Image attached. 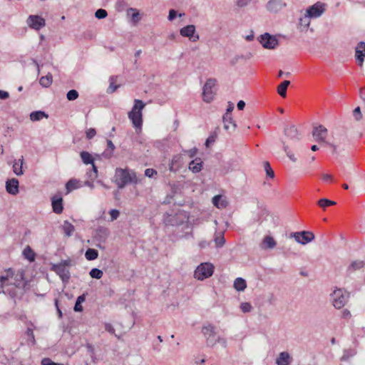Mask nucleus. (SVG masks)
I'll list each match as a JSON object with an SVG mask.
<instances>
[{
    "instance_id": "69168bd1",
    "label": "nucleus",
    "mask_w": 365,
    "mask_h": 365,
    "mask_svg": "<svg viewBox=\"0 0 365 365\" xmlns=\"http://www.w3.org/2000/svg\"><path fill=\"white\" fill-rule=\"evenodd\" d=\"M351 314L349 310L345 309L341 312V317L344 319H349Z\"/></svg>"
},
{
    "instance_id": "6e6d98bb",
    "label": "nucleus",
    "mask_w": 365,
    "mask_h": 365,
    "mask_svg": "<svg viewBox=\"0 0 365 365\" xmlns=\"http://www.w3.org/2000/svg\"><path fill=\"white\" fill-rule=\"evenodd\" d=\"M197 152V149L196 148L183 150V153L187 154L190 158H194L196 155Z\"/></svg>"
},
{
    "instance_id": "2eb2a0df",
    "label": "nucleus",
    "mask_w": 365,
    "mask_h": 365,
    "mask_svg": "<svg viewBox=\"0 0 365 365\" xmlns=\"http://www.w3.org/2000/svg\"><path fill=\"white\" fill-rule=\"evenodd\" d=\"M284 135L291 140H299L300 139V133L298 132L295 125L286 126L284 128Z\"/></svg>"
},
{
    "instance_id": "3c124183",
    "label": "nucleus",
    "mask_w": 365,
    "mask_h": 365,
    "mask_svg": "<svg viewBox=\"0 0 365 365\" xmlns=\"http://www.w3.org/2000/svg\"><path fill=\"white\" fill-rule=\"evenodd\" d=\"M283 149L284 150V152L286 153L287 157L292 161V162H296L297 159L296 158L294 157V154L292 153L289 150V148L287 145H286L284 144V143H283Z\"/></svg>"
},
{
    "instance_id": "b1692460",
    "label": "nucleus",
    "mask_w": 365,
    "mask_h": 365,
    "mask_svg": "<svg viewBox=\"0 0 365 365\" xmlns=\"http://www.w3.org/2000/svg\"><path fill=\"white\" fill-rule=\"evenodd\" d=\"M212 203L217 208H225L227 202L221 195H215L212 197Z\"/></svg>"
},
{
    "instance_id": "bb28decb",
    "label": "nucleus",
    "mask_w": 365,
    "mask_h": 365,
    "mask_svg": "<svg viewBox=\"0 0 365 365\" xmlns=\"http://www.w3.org/2000/svg\"><path fill=\"white\" fill-rule=\"evenodd\" d=\"M302 245H306L314 240V235L309 231H302Z\"/></svg>"
},
{
    "instance_id": "4468645a",
    "label": "nucleus",
    "mask_w": 365,
    "mask_h": 365,
    "mask_svg": "<svg viewBox=\"0 0 365 365\" xmlns=\"http://www.w3.org/2000/svg\"><path fill=\"white\" fill-rule=\"evenodd\" d=\"M19 180L16 178L7 180L6 182V192L12 195H16L19 193Z\"/></svg>"
},
{
    "instance_id": "0e129e2a",
    "label": "nucleus",
    "mask_w": 365,
    "mask_h": 365,
    "mask_svg": "<svg viewBox=\"0 0 365 365\" xmlns=\"http://www.w3.org/2000/svg\"><path fill=\"white\" fill-rule=\"evenodd\" d=\"M177 16V11L174 9H170L169 11V14H168V20L169 21H173L174 20Z\"/></svg>"
},
{
    "instance_id": "7c9ffc66",
    "label": "nucleus",
    "mask_w": 365,
    "mask_h": 365,
    "mask_svg": "<svg viewBox=\"0 0 365 365\" xmlns=\"http://www.w3.org/2000/svg\"><path fill=\"white\" fill-rule=\"evenodd\" d=\"M109 235V231L107 228L100 227L96 230V237L101 240H105Z\"/></svg>"
},
{
    "instance_id": "4c0bfd02",
    "label": "nucleus",
    "mask_w": 365,
    "mask_h": 365,
    "mask_svg": "<svg viewBox=\"0 0 365 365\" xmlns=\"http://www.w3.org/2000/svg\"><path fill=\"white\" fill-rule=\"evenodd\" d=\"M263 244L267 248L272 249L276 246V242L271 236H265L263 239Z\"/></svg>"
},
{
    "instance_id": "79ce46f5",
    "label": "nucleus",
    "mask_w": 365,
    "mask_h": 365,
    "mask_svg": "<svg viewBox=\"0 0 365 365\" xmlns=\"http://www.w3.org/2000/svg\"><path fill=\"white\" fill-rule=\"evenodd\" d=\"M217 337H219V336L217 335V333H215L211 336H207L206 338L207 345L208 346H214L217 344Z\"/></svg>"
},
{
    "instance_id": "864d4df0",
    "label": "nucleus",
    "mask_w": 365,
    "mask_h": 365,
    "mask_svg": "<svg viewBox=\"0 0 365 365\" xmlns=\"http://www.w3.org/2000/svg\"><path fill=\"white\" fill-rule=\"evenodd\" d=\"M110 215V221H114L115 220H116L119 215H120V212L118 210H116V209H112L110 212H109Z\"/></svg>"
},
{
    "instance_id": "412c9836",
    "label": "nucleus",
    "mask_w": 365,
    "mask_h": 365,
    "mask_svg": "<svg viewBox=\"0 0 365 365\" xmlns=\"http://www.w3.org/2000/svg\"><path fill=\"white\" fill-rule=\"evenodd\" d=\"M23 163H24V157L23 156H21V158L20 159H19L18 160H14V164H13V172L16 175H22L24 174V171L22 169Z\"/></svg>"
},
{
    "instance_id": "dca6fc26",
    "label": "nucleus",
    "mask_w": 365,
    "mask_h": 365,
    "mask_svg": "<svg viewBox=\"0 0 365 365\" xmlns=\"http://www.w3.org/2000/svg\"><path fill=\"white\" fill-rule=\"evenodd\" d=\"M224 128L229 133H232L237 128L236 123L233 120L232 115L224 114L223 115Z\"/></svg>"
},
{
    "instance_id": "9d476101",
    "label": "nucleus",
    "mask_w": 365,
    "mask_h": 365,
    "mask_svg": "<svg viewBox=\"0 0 365 365\" xmlns=\"http://www.w3.org/2000/svg\"><path fill=\"white\" fill-rule=\"evenodd\" d=\"M328 134L327 129L322 125H319L313 128L312 135L314 140L317 143H324L326 144V138Z\"/></svg>"
},
{
    "instance_id": "a878e982",
    "label": "nucleus",
    "mask_w": 365,
    "mask_h": 365,
    "mask_svg": "<svg viewBox=\"0 0 365 365\" xmlns=\"http://www.w3.org/2000/svg\"><path fill=\"white\" fill-rule=\"evenodd\" d=\"M290 84L289 81H284L281 84H279L277 87V93L282 98L286 97L287 96V89Z\"/></svg>"
},
{
    "instance_id": "39448f33",
    "label": "nucleus",
    "mask_w": 365,
    "mask_h": 365,
    "mask_svg": "<svg viewBox=\"0 0 365 365\" xmlns=\"http://www.w3.org/2000/svg\"><path fill=\"white\" fill-rule=\"evenodd\" d=\"M214 266L209 262L201 263L195 270L194 276L199 280H204L213 274Z\"/></svg>"
},
{
    "instance_id": "f257e3e1",
    "label": "nucleus",
    "mask_w": 365,
    "mask_h": 365,
    "mask_svg": "<svg viewBox=\"0 0 365 365\" xmlns=\"http://www.w3.org/2000/svg\"><path fill=\"white\" fill-rule=\"evenodd\" d=\"M137 176L134 171L128 169L117 168L115 173V182L122 189L128 183H137Z\"/></svg>"
},
{
    "instance_id": "a18cd8bd",
    "label": "nucleus",
    "mask_w": 365,
    "mask_h": 365,
    "mask_svg": "<svg viewBox=\"0 0 365 365\" xmlns=\"http://www.w3.org/2000/svg\"><path fill=\"white\" fill-rule=\"evenodd\" d=\"M215 242L217 247H222L225 243V239L223 235H219L215 237Z\"/></svg>"
},
{
    "instance_id": "4be33fe9",
    "label": "nucleus",
    "mask_w": 365,
    "mask_h": 365,
    "mask_svg": "<svg viewBox=\"0 0 365 365\" xmlns=\"http://www.w3.org/2000/svg\"><path fill=\"white\" fill-rule=\"evenodd\" d=\"M29 117L31 121H38L43 119V118H48V115L44 111L36 110L31 112L29 115Z\"/></svg>"
},
{
    "instance_id": "f8f14e48",
    "label": "nucleus",
    "mask_w": 365,
    "mask_h": 365,
    "mask_svg": "<svg viewBox=\"0 0 365 365\" xmlns=\"http://www.w3.org/2000/svg\"><path fill=\"white\" fill-rule=\"evenodd\" d=\"M287 6V4L283 0H269L267 5L266 9L271 13H278Z\"/></svg>"
},
{
    "instance_id": "0eeeda50",
    "label": "nucleus",
    "mask_w": 365,
    "mask_h": 365,
    "mask_svg": "<svg viewBox=\"0 0 365 365\" xmlns=\"http://www.w3.org/2000/svg\"><path fill=\"white\" fill-rule=\"evenodd\" d=\"M326 10V4L321 1H317L313 5L308 7L306 11V13L308 14V16L312 19H317L319 18Z\"/></svg>"
},
{
    "instance_id": "c03bdc74",
    "label": "nucleus",
    "mask_w": 365,
    "mask_h": 365,
    "mask_svg": "<svg viewBox=\"0 0 365 365\" xmlns=\"http://www.w3.org/2000/svg\"><path fill=\"white\" fill-rule=\"evenodd\" d=\"M114 81H115V78L113 76L110 78V85H109V87L107 89V93H113L119 87L118 85H115Z\"/></svg>"
},
{
    "instance_id": "603ef678",
    "label": "nucleus",
    "mask_w": 365,
    "mask_h": 365,
    "mask_svg": "<svg viewBox=\"0 0 365 365\" xmlns=\"http://www.w3.org/2000/svg\"><path fill=\"white\" fill-rule=\"evenodd\" d=\"M217 138V133H212L206 140L205 141V146L209 147L210 144L213 143L215 141V139Z\"/></svg>"
},
{
    "instance_id": "7ed1b4c3",
    "label": "nucleus",
    "mask_w": 365,
    "mask_h": 365,
    "mask_svg": "<svg viewBox=\"0 0 365 365\" xmlns=\"http://www.w3.org/2000/svg\"><path fill=\"white\" fill-rule=\"evenodd\" d=\"M71 266V260L70 259H63L58 263L52 264L51 270L58 274L62 282L66 284L71 278V274L68 269V267Z\"/></svg>"
},
{
    "instance_id": "2f4dec72",
    "label": "nucleus",
    "mask_w": 365,
    "mask_h": 365,
    "mask_svg": "<svg viewBox=\"0 0 365 365\" xmlns=\"http://www.w3.org/2000/svg\"><path fill=\"white\" fill-rule=\"evenodd\" d=\"M23 255L24 257L29 259L30 262H33L35 259L36 254L29 246H27L24 250Z\"/></svg>"
},
{
    "instance_id": "58836bf2",
    "label": "nucleus",
    "mask_w": 365,
    "mask_h": 365,
    "mask_svg": "<svg viewBox=\"0 0 365 365\" xmlns=\"http://www.w3.org/2000/svg\"><path fill=\"white\" fill-rule=\"evenodd\" d=\"M202 331L205 338H207V336H211V335L214 334L215 333H216L215 327L211 324L204 326L202 327Z\"/></svg>"
},
{
    "instance_id": "052dcab7",
    "label": "nucleus",
    "mask_w": 365,
    "mask_h": 365,
    "mask_svg": "<svg viewBox=\"0 0 365 365\" xmlns=\"http://www.w3.org/2000/svg\"><path fill=\"white\" fill-rule=\"evenodd\" d=\"M302 231L293 232L291 234V235H292V237H293L294 238L296 242H297L298 243L302 245V240H302L301 235H302Z\"/></svg>"
},
{
    "instance_id": "aec40b11",
    "label": "nucleus",
    "mask_w": 365,
    "mask_h": 365,
    "mask_svg": "<svg viewBox=\"0 0 365 365\" xmlns=\"http://www.w3.org/2000/svg\"><path fill=\"white\" fill-rule=\"evenodd\" d=\"M290 362V355L287 351L281 352L276 359V364L277 365H289Z\"/></svg>"
},
{
    "instance_id": "473e14b6",
    "label": "nucleus",
    "mask_w": 365,
    "mask_h": 365,
    "mask_svg": "<svg viewBox=\"0 0 365 365\" xmlns=\"http://www.w3.org/2000/svg\"><path fill=\"white\" fill-rule=\"evenodd\" d=\"M79 187V181L76 179H71L66 184V188L68 192H70L71 191L76 190Z\"/></svg>"
},
{
    "instance_id": "f704fd0d",
    "label": "nucleus",
    "mask_w": 365,
    "mask_h": 365,
    "mask_svg": "<svg viewBox=\"0 0 365 365\" xmlns=\"http://www.w3.org/2000/svg\"><path fill=\"white\" fill-rule=\"evenodd\" d=\"M98 250L92 248H88L85 253L86 258L89 260H94L98 258Z\"/></svg>"
},
{
    "instance_id": "72a5a7b5",
    "label": "nucleus",
    "mask_w": 365,
    "mask_h": 365,
    "mask_svg": "<svg viewBox=\"0 0 365 365\" xmlns=\"http://www.w3.org/2000/svg\"><path fill=\"white\" fill-rule=\"evenodd\" d=\"M107 147L108 150L103 153V156L106 158H110L113 155L115 147L110 140H107Z\"/></svg>"
},
{
    "instance_id": "5fc2aeb1",
    "label": "nucleus",
    "mask_w": 365,
    "mask_h": 365,
    "mask_svg": "<svg viewBox=\"0 0 365 365\" xmlns=\"http://www.w3.org/2000/svg\"><path fill=\"white\" fill-rule=\"evenodd\" d=\"M353 114H354V116L356 119V120L359 121L360 120H361L362 118V114L361 113V109H360V107H356L354 110V112H353Z\"/></svg>"
},
{
    "instance_id": "49530a36",
    "label": "nucleus",
    "mask_w": 365,
    "mask_h": 365,
    "mask_svg": "<svg viewBox=\"0 0 365 365\" xmlns=\"http://www.w3.org/2000/svg\"><path fill=\"white\" fill-rule=\"evenodd\" d=\"M78 97V93L76 90L74 89L70 90L66 94V98L68 101H74L77 99Z\"/></svg>"
},
{
    "instance_id": "8fccbe9b",
    "label": "nucleus",
    "mask_w": 365,
    "mask_h": 365,
    "mask_svg": "<svg viewBox=\"0 0 365 365\" xmlns=\"http://www.w3.org/2000/svg\"><path fill=\"white\" fill-rule=\"evenodd\" d=\"M108 16V13L105 9H99L95 13L96 18L98 19H105Z\"/></svg>"
},
{
    "instance_id": "c85d7f7f",
    "label": "nucleus",
    "mask_w": 365,
    "mask_h": 365,
    "mask_svg": "<svg viewBox=\"0 0 365 365\" xmlns=\"http://www.w3.org/2000/svg\"><path fill=\"white\" fill-rule=\"evenodd\" d=\"M53 82V77L51 73H48L45 76H42L39 80V83L44 88H48Z\"/></svg>"
},
{
    "instance_id": "680f3d73",
    "label": "nucleus",
    "mask_w": 365,
    "mask_h": 365,
    "mask_svg": "<svg viewBox=\"0 0 365 365\" xmlns=\"http://www.w3.org/2000/svg\"><path fill=\"white\" fill-rule=\"evenodd\" d=\"M96 135V131L94 128H89L86 131V137L88 139H92Z\"/></svg>"
},
{
    "instance_id": "de8ad7c7",
    "label": "nucleus",
    "mask_w": 365,
    "mask_h": 365,
    "mask_svg": "<svg viewBox=\"0 0 365 365\" xmlns=\"http://www.w3.org/2000/svg\"><path fill=\"white\" fill-rule=\"evenodd\" d=\"M240 309L243 313H249L252 311V307L249 302H242L240 304Z\"/></svg>"
},
{
    "instance_id": "cd10ccee",
    "label": "nucleus",
    "mask_w": 365,
    "mask_h": 365,
    "mask_svg": "<svg viewBox=\"0 0 365 365\" xmlns=\"http://www.w3.org/2000/svg\"><path fill=\"white\" fill-rule=\"evenodd\" d=\"M234 287L239 292L244 291L247 287L246 281L241 277L237 278L234 282Z\"/></svg>"
},
{
    "instance_id": "37998d69",
    "label": "nucleus",
    "mask_w": 365,
    "mask_h": 365,
    "mask_svg": "<svg viewBox=\"0 0 365 365\" xmlns=\"http://www.w3.org/2000/svg\"><path fill=\"white\" fill-rule=\"evenodd\" d=\"M312 18L308 16V14L305 13L304 16L299 19V24L301 26H304V28H308L310 25V19Z\"/></svg>"
},
{
    "instance_id": "20e7f679",
    "label": "nucleus",
    "mask_w": 365,
    "mask_h": 365,
    "mask_svg": "<svg viewBox=\"0 0 365 365\" xmlns=\"http://www.w3.org/2000/svg\"><path fill=\"white\" fill-rule=\"evenodd\" d=\"M332 304L336 309L342 308L348 302L349 292L344 289H336L331 294Z\"/></svg>"
},
{
    "instance_id": "774afa93",
    "label": "nucleus",
    "mask_w": 365,
    "mask_h": 365,
    "mask_svg": "<svg viewBox=\"0 0 365 365\" xmlns=\"http://www.w3.org/2000/svg\"><path fill=\"white\" fill-rule=\"evenodd\" d=\"M55 362L51 361L49 358H44L41 361V365H54Z\"/></svg>"
},
{
    "instance_id": "13d9d810",
    "label": "nucleus",
    "mask_w": 365,
    "mask_h": 365,
    "mask_svg": "<svg viewBox=\"0 0 365 365\" xmlns=\"http://www.w3.org/2000/svg\"><path fill=\"white\" fill-rule=\"evenodd\" d=\"M355 354L354 351L350 350H345L344 355L341 357L342 361L347 360L349 357L354 356Z\"/></svg>"
},
{
    "instance_id": "6ab92c4d",
    "label": "nucleus",
    "mask_w": 365,
    "mask_h": 365,
    "mask_svg": "<svg viewBox=\"0 0 365 365\" xmlns=\"http://www.w3.org/2000/svg\"><path fill=\"white\" fill-rule=\"evenodd\" d=\"M188 168L194 173H197L202 170V161L200 158H195L192 160L190 163Z\"/></svg>"
},
{
    "instance_id": "423d86ee",
    "label": "nucleus",
    "mask_w": 365,
    "mask_h": 365,
    "mask_svg": "<svg viewBox=\"0 0 365 365\" xmlns=\"http://www.w3.org/2000/svg\"><path fill=\"white\" fill-rule=\"evenodd\" d=\"M217 81L215 78H209L207 80L202 88V98L203 101L206 103L211 102L215 96L214 88L216 85Z\"/></svg>"
},
{
    "instance_id": "1a4fd4ad",
    "label": "nucleus",
    "mask_w": 365,
    "mask_h": 365,
    "mask_svg": "<svg viewBox=\"0 0 365 365\" xmlns=\"http://www.w3.org/2000/svg\"><path fill=\"white\" fill-rule=\"evenodd\" d=\"M180 34L183 37H187L192 42L199 40L200 36L196 34L195 26L192 24L187 25L180 29Z\"/></svg>"
},
{
    "instance_id": "ea45409f",
    "label": "nucleus",
    "mask_w": 365,
    "mask_h": 365,
    "mask_svg": "<svg viewBox=\"0 0 365 365\" xmlns=\"http://www.w3.org/2000/svg\"><path fill=\"white\" fill-rule=\"evenodd\" d=\"M318 205L324 209L328 206L336 205V202L327 198H322L318 201Z\"/></svg>"
},
{
    "instance_id": "4d7b16f0",
    "label": "nucleus",
    "mask_w": 365,
    "mask_h": 365,
    "mask_svg": "<svg viewBox=\"0 0 365 365\" xmlns=\"http://www.w3.org/2000/svg\"><path fill=\"white\" fill-rule=\"evenodd\" d=\"M155 175H157V171L153 168H147L145 170V175L146 177L153 178Z\"/></svg>"
},
{
    "instance_id": "bf43d9fd",
    "label": "nucleus",
    "mask_w": 365,
    "mask_h": 365,
    "mask_svg": "<svg viewBox=\"0 0 365 365\" xmlns=\"http://www.w3.org/2000/svg\"><path fill=\"white\" fill-rule=\"evenodd\" d=\"M252 0H237L236 4L240 8H243L247 6Z\"/></svg>"
},
{
    "instance_id": "ddd939ff",
    "label": "nucleus",
    "mask_w": 365,
    "mask_h": 365,
    "mask_svg": "<svg viewBox=\"0 0 365 365\" xmlns=\"http://www.w3.org/2000/svg\"><path fill=\"white\" fill-rule=\"evenodd\" d=\"M355 58L359 66H362L365 59V42L360 41L355 48Z\"/></svg>"
},
{
    "instance_id": "5701e85b",
    "label": "nucleus",
    "mask_w": 365,
    "mask_h": 365,
    "mask_svg": "<svg viewBox=\"0 0 365 365\" xmlns=\"http://www.w3.org/2000/svg\"><path fill=\"white\" fill-rule=\"evenodd\" d=\"M62 229L64 232L65 235L67 237H71L75 230L74 226L68 220H65L63 222L62 225Z\"/></svg>"
},
{
    "instance_id": "a211bd4d",
    "label": "nucleus",
    "mask_w": 365,
    "mask_h": 365,
    "mask_svg": "<svg viewBox=\"0 0 365 365\" xmlns=\"http://www.w3.org/2000/svg\"><path fill=\"white\" fill-rule=\"evenodd\" d=\"M53 211L56 214H61L63 212V199L60 196H54L51 199Z\"/></svg>"
},
{
    "instance_id": "e433bc0d",
    "label": "nucleus",
    "mask_w": 365,
    "mask_h": 365,
    "mask_svg": "<svg viewBox=\"0 0 365 365\" xmlns=\"http://www.w3.org/2000/svg\"><path fill=\"white\" fill-rule=\"evenodd\" d=\"M364 262L363 261H354L351 262V264L348 267L347 271L351 272L356 271L357 269H359L364 267Z\"/></svg>"
},
{
    "instance_id": "f03ea898",
    "label": "nucleus",
    "mask_w": 365,
    "mask_h": 365,
    "mask_svg": "<svg viewBox=\"0 0 365 365\" xmlns=\"http://www.w3.org/2000/svg\"><path fill=\"white\" fill-rule=\"evenodd\" d=\"M134 106L132 110L128 113V118L131 120L133 127L137 133L141 131L143 125L142 110L145 107V103L138 99L134 101Z\"/></svg>"
},
{
    "instance_id": "393cba45",
    "label": "nucleus",
    "mask_w": 365,
    "mask_h": 365,
    "mask_svg": "<svg viewBox=\"0 0 365 365\" xmlns=\"http://www.w3.org/2000/svg\"><path fill=\"white\" fill-rule=\"evenodd\" d=\"M127 15L130 16L134 24H136L140 21V14L136 9L129 8L127 10Z\"/></svg>"
},
{
    "instance_id": "e2e57ef3",
    "label": "nucleus",
    "mask_w": 365,
    "mask_h": 365,
    "mask_svg": "<svg viewBox=\"0 0 365 365\" xmlns=\"http://www.w3.org/2000/svg\"><path fill=\"white\" fill-rule=\"evenodd\" d=\"M105 329L106 331L109 332L111 334H115V329L112 324L107 323L105 324Z\"/></svg>"
},
{
    "instance_id": "09e8293b",
    "label": "nucleus",
    "mask_w": 365,
    "mask_h": 365,
    "mask_svg": "<svg viewBox=\"0 0 365 365\" xmlns=\"http://www.w3.org/2000/svg\"><path fill=\"white\" fill-rule=\"evenodd\" d=\"M264 169L268 177L271 178H273L274 177V173L272 169L270 164L267 161L264 162Z\"/></svg>"
},
{
    "instance_id": "9b49d317",
    "label": "nucleus",
    "mask_w": 365,
    "mask_h": 365,
    "mask_svg": "<svg viewBox=\"0 0 365 365\" xmlns=\"http://www.w3.org/2000/svg\"><path fill=\"white\" fill-rule=\"evenodd\" d=\"M29 26L35 30H40L45 26V19L38 15H30L27 19Z\"/></svg>"
},
{
    "instance_id": "6e6552de",
    "label": "nucleus",
    "mask_w": 365,
    "mask_h": 365,
    "mask_svg": "<svg viewBox=\"0 0 365 365\" xmlns=\"http://www.w3.org/2000/svg\"><path fill=\"white\" fill-rule=\"evenodd\" d=\"M259 38L260 43L265 48L274 49L278 45L277 38L268 33H264V34L261 35Z\"/></svg>"
},
{
    "instance_id": "c756f323",
    "label": "nucleus",
    "mask_w": 365,
    "mask_h": 365,
    "mask_svg": "<svg viewBox=\"0 0 365 365\" xmlns=\"http://www.w3.org/2000/svg\"><path fill=\"white\" fill-rule=\"evenodd\" d=\"M81 158L83 163L86 165L93 164V158L91 153L87 151H82L80 153Z\"/></svg>"
},
{
    "instance_id": "c9c22d12",
    "label": "nucleus",
    "mask_w": 365,
    "mask_h": 365,
    "mask_svg": "<svg viewBox=\"0 0 365 365\" xmlns=\"http://www.w3.org/2000/svg\"><path fill=\"white\" fill-rule=\"evenodd\" d=\"M85 300H86V294H83L80 295L79 297H78V298L76 301L74 308H73L75 312L83 311V307L81 306V303L85 302Z\"/></svg>"
},
{
    "instance_id": "338daca9",
    "label": "nucleus",
    "mask_w": 365,
    "mask_h": 365,
    "mask_svg": "<svg viewBox=\"0 0 365 365\" xmlns=\"http://www.w3.org/2000/svg\"><path fill=\"white\" fill-rule=\"evenodd\" d=\"M217 343H219L220 344V345L224 347V348H226L227 347V340L223 338V337H220L219 336V337H217Z\"/></svg>"
},
{
    "instance_id": "a19ab883",
    "label": "nucleus",
    "mask_w": 365,
    "mask_h": 365,
    "mask_svg": "<svg viewBox=\"0 0 365 365\" xmlns=\"http://www.w3.org/2000/svg\"><path fill=\"white\" fill-rule=\"evenodd\" d=\"M90 276L92 278L99 279L103 277V271L98 268H93L89 272Z\"/></svg>"
},
{
    "instance_id": "f3484780",
    "label": "nucleus",
    "mask_w": 365,
    "mask_h": 365,
    "mask_svg": "<svg viewBox=\"0 0 365 365\" xmlns=\"http://www.w3.org/2000/svg\"><path fill=\"white\" fill-rule=\"evenodd\" d=\"M182 166V157L181 155H175L173 157L170 163L169 164V170L171 172L178 171Z\"/></svg>"
}]
</instances>
